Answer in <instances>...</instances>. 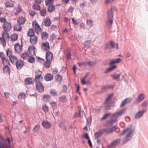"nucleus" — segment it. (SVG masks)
<instances>
[{
	"label": "nucleus",
	"mask_w": 148,
	"mask_h": 148,
	"mask_svg": "<svg viewBox=\"0 0 148 148\" xmlns=\"http://www.w3.org/2000/svg\"><path fill=\"white\" fill-rule=\"evenodd\" d=\"M134 133V131L133 130H131L124 138L122 142L124 144L130 140L132 138Z\"/></svg>",
	"instance_id": "f257e3e1"
},
{
	"label": "nucleus",
	"mask_w": 148,
	"mask_h": 148,
	"mask_svg": "<svg viewBox=\"0 0 148 148\" xmlns=\"http://www.w3.org/2000/svg\"><path fill=\"white\" fill-rule=\"evenodd\" d=\"M42 72L39 71L36 72L35 81L36 83L41 82L43 80V77L41 75Z\"/></svg>",
	"instance_id": "f03ea898"
},
{
	"label": "nucleus",
	"mask_w": 148,
	"mask_h": 148,
	"mask_svg": "<svg viewBox=\"0 0 148 148\" xmlns=\"http://www.w3.org/2000/svg\"><path fill=\"white\" fill-rule=\"evenodd\" d=\"M145 95L143 93H141L139 94L137 98L134 101V104H138L142 101L145 98Z\"/></svg>",
	"instance_id": "7ed1b4c3"
},
{
	"label": "nucleus",
	"mask_w": 148,
	"mask_h": 148,
	"mask_svg": "<svg viewBox=\"0 0 148 148\" xmlns=\"http://www.w3.org/2000/svg\"><path fill=\"white\" fill-rule=\"evenodd\" d=\"M121 140L120 138H118L112 142L108 146V148H112L113 147H115L117 146L120 143Z\"/></svg>",
	"instance_id": "20e7f679"
},
{
	"label": "nucleus",
	"mask_w": 148,
	"mask_h": 148,
	"mask_svg": "<svg viewBox=\"0 0 148 148\" xmlns=\"http://www.w3.org/2000/svg\"><path fill=\"white\" fill-rule=\"evenodd\" d=\"M33 25L35 28V31L37 34L41 33V29L40 26L36 21H33Z\"/></svg>",
	"instance_id": "39448f33"
},
{
	"label": "nucleus",
	"mask_w": 148,
	"mask_h": 148,
	"mask_svg": "<svg viewBox=\"0 0 148 148\" xmlns=\"http://www.w3.org/2000/svg\"><path fill=\"white\" fill-rule=\"evenodd\" d=\"M117 9L114 7L111 8L107 12L108 16V18H112L113 17V13L114 11H116Z\"/></svg>",
	"instance_id": "423d86ee"
},
{
	"label": "nucleus",
	"mask_w": 148,
	"mask_h": 148,
	"mask_svg": "<svg viewBox=\"0 0 148 148\" xmlns=\"http://www.w3.org/2000/svg\"><path fill=\"white\" fill-rule=\"evenodd\" d=\"M41 48L43 51H47L50 49V46L49 43L46 42L42 43L41 45Z\"/></svg>",
	"instance_id": "0eeeda50"
},
{
	"label": "nucleus",
	"mask_w": 148,
	"mask_h": 148,
	"mask_svg": "<svg viewBox=\"0 0 148 148\" xmlns=\"http://www.w3.org/2000/svg\"><path fill=\"white\" fill-rule=\"evenodd\" d=\"M125 111V109H124L121 110L120 111L116 112L114 113L112 116L116 119L117 118L121 116L123 114L124 112Z\"/></svg>",
	"instance_id": "6e6552de"
},
{
	"label": "nucleus",
	"mask_w": 148,
	"mask_h": 148,
	"mask_svg": "<svg viewBox=\"0 0 148 148\" xmlns=\"http://www.w3.org/2000/svg\"><path fill=\"white\" fill-rule=\"evenodd\" d=\"M146 110L145 109L143 110L139 111L137 112L135 116V118L136 119H140L142 117L143 114L146 112Z\"/></svg>",
	"instance_id": "1a4fd4ad"
},
{
	"label": "nucleus",
	"mask_w": 148,
	"mask_h": 148,
	"mask_svg": "<svg viewBox=\"0 0 148 148\" xmlns=\"http://www.w3.org/2000/svg\"><path fill=\"white\" fill-rule=\"evenodd\" d=\"M3 28L5 32L10 30L11 28V23L8 22H6L3 25Z\"/></svg>",
	"instance_id": "9d476101"
},
{
	"label": "nucleus",
	"mask_w": 148,
	"mask_h": 148,
	"mask_svg": "<svg viewBox=\"0 0 148 148\" xmlns=\"http://www.w3.org/2000/svg\"><path fill=\"white\" fill-rule=\"evenodd\" d=\"M36 88L37 90L40 92H42L44 90V88L41 82L36 83Z\"/></svg>",
	"instance_id": "9b49d317"
},
{
	"label": "nucleus",
	"mask_w": 148,
	"mask_h": 148,
	"mask_svg": "<svg viewBox=\"0 0 148 148\" xmlns=\"http://www.w3.org/2000/svg\"><path fill=\"white\" fill-rule=\"evenodd\" d=\"M44 78L45 80L46 81H51L53 79V76L52 74L48 73L45 75Z\"/></svg>",
	"instance_id": "f8f14e48"
},
{
	"label": "nucleus",
	"mask_w": 148,
	"mask_h": 148,
	"mask_svg": "<svg viewBox=\"0 0 148 148\" xmlns=\"http://www.w3.org/2000/svg\"><path fill=\"white\" fill-rule=\"evenodd\" d=\"M33 81L32 78L28 77L25 78L24 81V83L26 85H29L33 84L34 83Z\"/></svg>",
	"instance_id": "ddd939ff"
},
{
	"label": "nucleus",
	"mask_w": 148,
	"mask_h": 148,
	"mask_svg": "<svg viewBox=\"0 0 148 148\" xmlns=\"http://www.w3.org/2000/svg\"><path fill=\"white\" fill-rule=\"evenodd\" d=\"M15 64L16 65L17 69H21L24 65L23 63L21 60H18Z\"/></svg>",
	"instance_id": "4468645a"
},
{
	"label": "nucleus",
	"mask_w": 148,
	"mask_h": 148,
	"mask_svg": "<svg viewBox=\"0 0 148 148\" xmlns=\"http://www.w3.org/2000/svg\"><path fill=\"white\" fill-rule=\"evenodd\" d=\"M42 124L43 127L46 129H49L51 127L50 123L47 121H43L42 122Z\"/></svg>",
	"instance_id": "2eb2a0df"
},
{
	"label": "nucleus",
	"mask_w": 148,
	"mask_h": 148,
	"mask_svg": "<svg viewBox=\"0 0 148 148\" xmlns=\"http://www.w3.org/2000/svg\"><path fill=\"white\" fill-rule=\"evenodd\" d=\"M53 57V54L51 52L48 51L47 53L46 56L47 60L52 61Z\"/></svg>",
	"instance_id": "dca6fc26"
},
{
	"label": "nucleus",
	"mask_w": 148,
	"mask_h": 148,
	"mask_svg": "<svg viewBox=\"0 0 148 148\" xmlns=\"http://www.w3.org/2000/svg\"><path fill=\"white\" fill-rule=\"evenodd\" d=\"M26 21V19L25 17L22 16L19 18L17 20V23L20 25H21L24 24Z\"/></svg>",
	"instance_id": "f3484780"
},
{
	"label": "nucleus",
	"mask_w": 148,
	"mask_h": 148,
	"mask_svg": "<svg viewBox=\"0 0 148 148\" xmlns=\"http://www.w3.org/2000/svg\"><path fill=\"white\" fill-rule=\"evenodd\" d=\"M30 43L32 45H36L37 42V37L35 36L31 37L30 39Z\"/></svg>",
	"instance_id": "a211bd4d"
},
{
	"label": "nucleus",
	"mask_w": 148,
	"mask_h": 148,
	"mask_svg": "<svg viewBox=\"0 0 148 148\" xmlns=\"http://www.w3.org/2000/svg\"><path fill=\"white\" fill-rule=\"evenodd\" d=\"M121 75V73L119 74H113L110 75L111 77L114 79L116 80L117 81L120 80V77Z\"/></svg>",
	"instance_id": "6ab92c4d"
},
{
	"label": "nucleus",
	"mask_w": 148,
	"mask_h": 148,
	"mask_svg": "<svg viewBox=\"0 0 148 148\" xmlns=\"http://www.w3.org/2000/svg\"><path fill=\"white\" fill-rule=\"evenodd\" d=\"M131 101V99L130 98H127L123 101L121 103L120 107H123L125 104L128 103Z\"/></svg>",
	"instance_id": "aec40b11"
},
{
	"label": "nucleus",
	"mask_w": 148,
	"mask_h": 148,
	"mask_svg": "<svg viewBox=\"0 0 148 148\" xmlns=\"http://www.w3.org/2000/svg\"><path fill=\"white\" fill-rule=\"evenodd\" d=\"M14 48L17 53H19L21 51L22 47L18 43L14 45Z\"/></svg>",
	"instance_id": "412c9836"
},
{
	"label": "nucleus",
	"mask_w": 148,
	"mask_h": 148,
	"mask_svg": "<svg viewBox=\"0 0 148 148\" xmlns=\"http://www.w3.org/2000/svg\"><path fill=\"white\" fill-rule=\"evenodd\" d=\"M47 10L49 13H51L53 12L55 10V7L53 5V4H51L49 5Z\"/></svg>",
	"instance_id": "4be33fe9"
},
{
	"label": "nucleus",
	"mask_w": 148,
	"mask_h": 148,
	"mask_svg": "<svg viewBox=\"0 0 148 148\" xmlns=\"http://www.w3.org/2000/svg\"><path fill=\"white\" fill-rule=\"evenodd\" d=\"M44 24L47 27H49L51 24V20L49 17H47L44 22Z\"/></svg>",
	"instance_id": "5701e85b"
},
{
	"label": "nucleus",
	"mask_w": 148,
	"mask_h": 148,
	"mask_svg": "<svg viewBox=\"0 0 148 148\" xmlns=\"http://www.w3.org/2000/svg\"><path fill=\"white\" fill-rule=\"evenodd\" d=\"M35 47L33 46H31L29 47L28 51L29 52V53L31 55H34L35 54Z\"/></svg>",
	"instance_id": "b1692460"
},
{
	"label": "nucleus",
	"mask_w": 148,
	"mask_h": 148,
	"mask_svg": "<svg viewBox=\"0 0 148 148\" xmlns=\"http://www.w3.org/2000/svg\"><path fill=\"white\" fill-rule=\"evenodd\" d=\"M110 45L112 48H116L117 49H119V47L118 43H116L115 42L110 41Z\"/></svg>",
	"instance_id": "393cba45"
},
{
	"label": "nucleus",
	"mask_w": 148,
	"mask_h": 148,
	"mask_svg": "<svg viewBox=\"0 0 148 148\" xmlns=\"http://www.w3.org/2000/svg\"><path fill=\"white\" fill-rule=\"evenodd\" d=\"M121 60L120 58H119L112 60L109 63L110 65H111L115 63H119L121 62Z\"/></svg>",
	"instance_id": "a878e982"
},
{
	"label": "nucleus",
	"mask_w": 148,
	"mask_h": 148,
	"mask_svg": "<svg viewBox=\"0 0 148 148\" xmlns=\"http://www.w3.org/2000/svg\"><path fill=\"white\" fill-rule=\"evenodd\" d=\"M11 62L13 64H15L16 61H18L17 58L14 56H13L9 58Z\"/></svg>",
	"instance_id": "bb28decb"
},
{
	"label": "nucleus",
	"mask_w": 148,
	"mask_h": 148,
	"mask_svg": "<svg viewBox=\"0 0 148 148\" xmlns=\"http://www.w3.org/2000/svg\"><path fill=\"white\" fill-rule=\"evenodd\" d=\"M55 78L56 81L58 82H60L62 80V77L59 74L56 75Z\"/></svg>",
	"instance_id": "cd10ccee"
},
{
	"label": "nucleus",
	"mask_w": 148,
	"mask_h": 148,
	"mask_svg": "<svg viewBox=\"0 0 148 148\" xmlns=\"http://www.w3.org/2000/svg\"><path fill=\"white\" fill-rule=\"evenodd\" d=\"M14 4L13 2L10 1H8L5 3V6L6 8L13 7Z\"/></svg>",
	"instance_id": "c85d7f7f"
},
{
	"label": "nucleus",
	"mask_w": 148,
	"mask_h": 148,
	"mask_svg": "<svg viewBox=\"0 0 148 148\" xmlns=\"http://www.w3.org/2000/svg\"><path fill=\"white\" fill-rule=\"evenodd\" d=\"M114 86L112 85H106V86H103L101 88V89L102 90H103V92H101V93H103L105 91L108 89L110 88H113Z\"/></svg>",
	"instance_id": "c756f323"
},
{
	"label": "nucleus",
	"mask_w": 148,
	"mask_h": 148,
	"mask_svg": "<svg viewBox=\"0 0 148 148\" xmlns=\"http://www.w3.org/2000/svg\"><path fill=\"white\" fill-rule=\"evenodd\" d=\"M6 53L9 58L13 56L12 50L11 49H8L6 51Z\"/></svg>",
	"instance_id": "7c9ffc66"
},
{
	"label": "nucleus",
	"mask_w": 148,
	"mask_h": 148,
	"mask_svg": "<svg viewBox=\"0 0 148 148\" xmlns=\"http://www.w3.org/2000/svg\"><path fill=\"white\" fill-rule=\"evenodd\" d=\"M103 133L101 131V130H100L99 131L95 133V139H97L99 137H100L102 134Z\"/></svg>",
	"instance_id": "2f4dec72"
},
{
	"label": "nucleus",
	"mask_w": 148,
	"mask_h": 148,
	"mask_svg": "<svg viewBox=\"0 0 148 148\" xmlns=\"http://www.w3.org/2000/svg\"><path fill=\"white\" fill-rule=\"evenodd\" d=\"M2 38L0 37V44L4 46L6 45V42L4 39V36H3V34L2 35Z\"/></svg>",
	"instance_id": "473e14b6"
},
{
	"label": "nucleus",
	"mask_w": 148,
	"mask_h": 148,
	"mask_svg": "<svg viewBox=\"0 0 148 148\" xmlns=\"http://www.w3.org/2000/svg\"><path fill=\"white\" fill-rule=\"evenodd\" d=\"M2 63L4 66H8L10 64L8 60L6 58H5L2 60Z\"/></svg>",
	"instance_id": "72a5a7b5"
},
{
	"label": "nucleus",
	"mask_w": 148,
	"mask_h": 148,
	"mask_svg": "<svg viewBox=\"0 0 148 148\" xmlns=\"http://www.w3.org/2000/svg\"><path fill=\"white\" fill-rule=\"evenodd\" d=\"M3 70L4 73L8 74L10 73V70L8 66H4Z\"/></svg>",
	"instance_id": "f704fd0d"
},
{
	"label": "nucleus",
	"mask_w": 148,
	"mask_h": 148,
	"mask_svg": "<svg viewBox=\"0 0 148 148\" xmlns=\"http://www.w3.org/2000/svg\"><path fill=\"white\" fill-rule=\"evenodd\" d=\"M116 67V65L113 66H112L110 67L104 71L105 73H109L110 71H112L114 70V69Z\"/></svg>",
	"instance_id": "c9c22d12"
},
{
	"label": "nucleus",
	"mask_w": 148,
	"mask_h": 148,
	"mask_svg": "<svg viewBox=\"0 0 148 148\" xmlns=\"http://www.w3.org/2000/svg\"><path fill=\"white\" fill-rule=\"evenodd\" d=\"M113 93H111L110 94H109L107 97V98L105 100V102L104 103V104H108V101L110 99V98H111L113 96Z\"/></svg>",
	"instance_id": "e433bc0d"
},
{
	"label": "nucleus",
	"mask_w": 148,
	"mask_h": 148,
	"mask_svg": "<svg viewBox=\"0 0 148 148\" xmlns=\"http://www.w3.org/2000/svg\"><path fill=\"white\" fill-rule=\"evenodd\" d=\"M14 28L15 31H20L21 30L22 27L19 24H17L14 26Z\"/></svg>",
	"instance_id": "4c0bfd02"
},
{
	"label": "nucleus",
	"mask_w": 148,
	"mask_h": 148,
	"mask_svg": "<svg viewBox=\"0 0 148 148\" xmlns=\"http://www.w3.org/2000/svg\"><path fill=\"white\" fill-rule=\"evenodd\" d=\"M67 100L66 96L65 95H62L59 97V100L60 102H64Z\"/></svg>",
	"instance_id": "58836bf2"
},
{
	"label": "nucleus",
	"mask_w": 148,
	"mask_h": 148,
	"mask_svg": "<svg viewBox=\"0 0 148 148\" xmlns=\"http://www.w3.org/2000/svg\"><path fill=\"white\" fill-rule=\"evenodd\" d=\"M29 54L27 52L23 53L21 54V57L23 60H25L29 56Z\"/></svg>",
	"instance_id": "ea45409f"
},
{
	"label": "nucleus",
	"mask_w": 148,
	"mask_h": 148,
	"mask_svg": "<svg viewBox=\"0 0 148 148\" xmlns=\"http://www.w3.org/2000/svg\"><path fill=\"white\" fill-rule=\"evenodd\" d=\"M50 96L48 95H44L42 97L43 100L45 102L47 101L50 100Z\"/></svg>",
	"instance_id": "a19ab883"
},
{
	"label": "nucleus",
	"mask_w": 148,
	"mask_h": 148,
	"mask_svg": "<svg viewBox=\"0 0 148 148\" xmlns=\"http://www.w3.org/2000/svg\"><path fill=\"white\" fill-rule=\"evenodd\" d=\"M18 35L16 34H12L11 36V39L12 41H15L17 39Z\"/></svg>",
	"instance_id": "79ce46f5"
},
{
	"label": "nucleus",
	"mask_w": 148,
	"mask_h": 148,
	"mask_svg": "<svg viewBox=\"0 0 148 148\" xmlns=\"http://www.w3.org/2000/svg\"><path fill=\"white\" fill-rule=\"evenodd\" d=\"M35 58L32 56H29L27 59V61L30 63H33L35 62Z\"/></svg>",
	"instance_id": "37998d69"
},
{
	"label": "nucleus",
	"mask_w": 148,
	"mask_h": 148,
	"mask_svg": "<svg viewBox=\"0 0 148 148\" xmlns=\"http://www.w3.org/2000/svg\"><path fill=\"white\" fill-rule=\"evenodd\" d=\"M33 8L36 10H40V5L38 4L37 5L36 4H34L32 6Z\"/></svg>",
	"instance_id": "c03bdc74"
},
{
	"label": "nucleus",
	"mask_w": 148,
	"mask_h": 148,
	"mask_svg": "<svg viewBox=\"0 0 148 148\" xmlns=\"http://www.w3.org/2000/svg\"><path fill=\"white\" fill-rule=\"evenodd\" d=\"M91 42V41L90 40H88L86 41L85 42L84 44V45L85 47L87 48H89L90 47Z\"/></svg>",
	"instance_id": "a18cd8bd"
},
{
	"label": "nucleus",
	"mask_w": 148,
	"mask_h": 148,
	"mask_svg": "<svg viewBox=\"0 0 148 148\" xmlns=\"http://www.w3.org/2000/svg\"><path fill=\"white\" fill-rule=\"evenodd\" d=\"M50 92L54 96H56L58 95V91L55 89H51Z\"/></svg>",
	"instance_id": "49530a36"
},
{
	"label": "nucleus",
	"mask_w": 148,
	"mask_h": 148,
	"mask_svg": "<svg viewBox=\"0 0 148 148\" xmlns=\"http://www.w3.org/2000/svg\"><path fill=\"white\" fill-rule=\"evenodd\" d=\"M27 36H30V37L34 36V32L32 29H30L29 30L27 33Z\"/></svg>",
	"instance_id": "de8ad7c7"
},
{
	"label": "nucleus",
	"mask_w": 148,
	"mask_h": 148,
	"mask_svg": "<svg viewBox=\"0 0 148 148\" xmlns=\"http://www.w3.org/2000/svg\"><path fill=\"white\" fill-rule=\"evenodd\" d=\"M42 108L43 111L47 112L49 111V108L45 103L43 104L42 106Z\"/></svg>",
	"instance_id": "09e8293b"
},
{
	"label": "nucleus",
	"mask_w": 148,
	"mask_h": 148,
	"mask_svg": "<svg viewBox=\"0 0 148 148\" xmlns=\"http://www.w3.org/2000/svg\"><path fill=\"white\" fill-rule=\"evenodd\" d=\"M117 121V119L115 118L114 119H110L107 121V123L108 124H112L116 122Z\"/></svg>",
	"instance_id": "8fccbe9b"
},
{
	"label": "nucleus",
	"mask_w": 148,
	"mask_h": 148,
	"mask_svg": "<svg viewBox=\"0 0 148 148\" xmlns=\"http://www.w3.org/2000/svg\"><path fill=\"white\" fill-rule=\"evenodd\" d=\"M51 61H49L47 60L46 62L45 63L44 66L45 67L48 68L50 66V64Z\"/></svg>",
	"instance_id": "3c124183"
},
{
	"label": "nucleus",
	"mask_w": 148,
	"mask_h": 148,
	"mask_svg": "<svg viewBox=\"0 0 148 148\" xmlns=\"http://www.w3.org/2000/svg\"><path fill=\"white\" fill-rule=\"evenodd\" d=\"M48 37V34L47 32H44L42 34V39L43 40H47Z\"/></svg>",
	"instance_id": "603ef678"
},
{
	"label": "nucleus",
	"mask_w": 148,
	"mask_h": 148,
	"mask_svg": "<svg viewBox=\"0 0 148 148\" xmlns=\"http://www.w3.org/2000/svg\"><path fill=\"white\" fill-rule=\"evenodd\" d=\"M117 128V125H114L111 128L108 129H109V134L113 132L114 131L116 130Z\"/></svg>",
	"instance_id": "864d4df0"
},
{
	"label": "nucleus",
	"mask_w": 148,
	"mask_h": 148,
	"mask_svg": "<svg viewBox=\"0 0 148 148\" xmlns=\"http://www.w3.org/2000/svg\"><path fill=\"white\" fill-rule=\"evenodd\" d=\"M46 10L45 8L40 10V14L41 16H45L46 15Z\"/></svg>",
	"instance_id": "5fc2aeb1"
},
{
	"label": "nucleus",
	"mask_w": 148,
	"mask_h": 148,
	"mask_svg": "<svg viewBox=\"0 0 148 148\" xmlns=\"http://www.w3.org/2000/svg\"><path fill=\"white\" fill-rule=\"evenodd\" d=\"M25 95L24 93H20L18 96V98L19 99H25Z\"/></svg>",
	"instance_id": "6e6d98bb"
},
{
	"label": "nucleus",
	"mask_w": 148,
	"mask_h": 148,
	"mask_svg": "<svg viewBox=\"0 0 148 148\" xmlns=\"http://www.w3.org/2000/svg\"><path fill=\"white\" fill-rule=\"evenodd\" d=\"M111 115V113L109 112L108 113L105 114L101 119V121H103L106 119L107 117Z\"/></svg>",
	"instance_id": "4d7b16f0"
},
{
	"label": "nucleus",
	"mask_w": 148,
	"mask_h": 148,
	"mask_svg": "<svg viewBox=\"0 0 148 148\" xmlns=\"http://www.w3.org/2000/svg\"><path fill=\"white\" fill-rule=\"evenodd\" d=\"M130 129L129 128H127L124 130L120 134V135L122 136L130 130Z\"/></svg>",
	"instance_id": "13d9d810"
},
{
	"label": "nucleus",
	"mask_w": 148,
	"mask_h": 148,
	"mask_svg": "<svg viewBox=\"0 0 148 148\" xmlns=\"http://www.w3.org/2000/svg\"><path fill=\"white\" fill-rule=\"evenodd\" d=\"M86 23L88 26L92 27L93 25V22L92 20H87L86 21Z\"/></svg>",
	"instance_id": "bf43d9fd"
},
{
	"label": "nucleus",
	"mask_w": 148,
	"mask_h": 148,
	"mask_svg": "<svg viewBox=\"0 0 148 148\" xmlns=\"http://www.w3.org/2000/svg\"><path fill=\"white\" fill-rule=\"evenodd\" d=\"M148 104V103L147 101H143L141 104V107L143 108H145L147 107Z\"/></svg>",
	"instance_id": "052dcab7"
},
{
	"label": "nucleus",
	"mask_w": 148,
	"mask_h": 148,
	"mask_svg": "<svg viewBox=\"0 0 148 148\" xmlns=\"http://www.w3.org/2000/svg\"><path fill=\"white\" fill-rule=\"evenodd\" d=\"M53 2V0H46V4L47 6L49 5V4H52Z\"/></svg>",
	"instance_id": "680f3d73"
},
{
	"label": "nucleus",
	"mask_w": 148,
	"mask_h": 148,
	"mask_svg": "<svg viewBox=\"0 0 148 148\" xmlns=\"http://www.w3.org/2000/svg\"><path fill=\"white\" fill-rule=\"evenodd\" d=\"M95 63L94 62L89 61L86 63V64L90 66H93L95 64Z\"/></svg>",
	"instance_id": "e2e57ef3"
},
{
	"label": "nucleus",
	"mask_w": 148,
	"mask_h": 148,
	"mask_svg": "<svg viewBox=\"0 0 148 148\" xmlns=\"http://www.w3.org/2000/svg\"><path fill=\"white\" fill-rule=\"evenodd\" d=\"M56 37V35L55 34H52L50 36L51 40L53 41Z\"/></svg>",
	"instance_id": "0e129e2a"
},
{
	"label": "nucleus",
	"mask_w": 148,
	"mask_h": 148,
	"mask_svg": "<svg viewBox=\"0 0 148 148\" xmlns=\"http://www.w3.org/2000/svg\"><path fill=\"white\" fill-rule=\"evenodd\" d=\"M103 134L106 133V134H109V129H104L101 130Z\"/></svg>",
	"instance_id": "69168bd1"
},
{
	"label": "nucleus",
	"mask_w": 148,
	"mask_h": 148,
	"mask_svg": "<svg viewBox=\"0 0 148 148\" xmlns=\"http://www.w3.org/2000/svg\"><path fill=\"white\" fill-rule=\"evenodd\" d=\"M35 12L33 10H30L29 11V15L32 16H34L35 15Z\"/></svg>",
	"instance_id": "338daca9"
},
{
	"label": "nucleus",
	"mask_w": 148,
	"mask_h": 148,
	"mask_svg": "<svg viewBox=\"0 0 148 148\" xmlns=\"http://www.w3.org/2000/svg\"><path fill=\"white\" fill-rule=\"evenodd\" d=\"M40 127V125H36L34 128L33 129V131L34 132H36L38 130Z\"/></svg>",
	"instance_id": "774afa93"
}]
</instances>
